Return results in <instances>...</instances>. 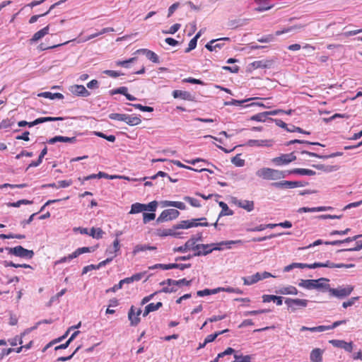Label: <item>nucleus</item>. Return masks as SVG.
<instances>
[{
	"label": "nucleus",
	"mask_w": 362,
	"mask_h": 362,
	"mask_svg": "<svg viewBox=\"0 0 362 362\" xmlns=\"http://www.w3.org/2000/svg\"><path fill=\"white\" fill-rule=\"evenodd\" d=\"M146 250H147V245L138 244L134 247L132 252L135 255L140 252H143V251H146Z\"/></svg>",
	"instance_id": "nucleus-59"
},
{
	"label": "nucleus",
	"mask_w": 362,
	"mask_h": 362,
	"mask_svg": "<svg viewBox=\"0 0 362 362\" xmlns=\"http://www.w3.org/2000/svg\"><path fill=\"white\" fill-rule=\"evenodd\" d=\"M74 258H76V257H72V253H71V254L69 255L68 256L62 257L59 259L57 260L55 262V265L69 262V261L72 260Z\"/></svg>",
	"instance_id": "nucleus-60"
},
{
	"label": "nucleus",
	"mask_w": 362,
	"mask_h": 362,
	"mask_svg": "<svg viewBox=\"0 0 362 362\" xmlns=\"http://www.w3.org/2000/svg\"><path fill=\"white\" fill-rule=\"evenodd\" d=\"M274 39H275L274 35L270 34V35H267L265 36H262L259 38H257V41L259 42H262V43H268V42L274 41Z\"/></svg>",
	"instance_id": "nucleus-51"
},
{
	"label": "nucleus",
	"mask_w": 362,
	"mask_h": 362,
	"mask_svg": "<svg viewBox=\"0 0 362 362\" xmlns=\"http://www.w3.org/2000/svg\"><path fill=\"white\" fill-rule=\"evenodd\" d=\"M125 122L130 126H135L139 124L141 122V119L137 116L126 115Z\"/></svg>",
	"instance_id": "nucleus-33"
},
{
	"label": "nucleus",
	"mask_w": 362,
	"mask_h": 362,
	"mask_svg": "<svg viewBox=\"0 0 362 362\" xmlns=\"http://www.w3.org/2000/svg\"><path fill=\"white\" fill-rule=\"evenodd\" d=\"M163 305L161 302H158L157 303H149L146 305V308L149 310L150 313L156 311L158 310L160 308H161Z\"/></svg>",
	"instance_id": "nucleus-53"
},
{
	"label": "nucleus",
	"mask_w": 362,
	"mask_h": 362,
	"mask_svg": "<svg viewBox=\"0 0 362 362\" xmlns=\"http://www.w3.org/2000/svg\"><path fill=\"white\" fill-rule=\"evenodd\" d=\"M129 105H132L133 107H134L136 109H139L141 111H143V112H153V108L152 107H149V106H144L141 104H128Z\"/></svg>",
	"instance_id": "nucleus-47"
},
{
	"label": "nucleus",
	"mask_w": 362,
	"mask_h": 362,
	"mask_svg": "<svg viewBox=\"0 0 362 362\" xmlns=\"http://www.w3.org/2000/svg\"><path fill=\"white\" fill-rule=\"evenodd\" d=\"M155 218H156V214L154 213H144L143 214L144 223H147L148 222L154 220Z\"/></svg>",
	"instance_id": "nucleus-54"
},
{
	"label": "nucleus",
	"mask_w": 362,
	"mask_h": 362,
	"mask_svg": "<svg viewBox=\"0 0 362 362\" xmlns=\"http://www.w3.org/2000/svg\"><path fill=\"white\" fill-rule=\"evenodd\" d=\"M37 329V326H34L31 328H29V329H25L21 334V336L20 337H18V336L16 337L15 338L13 339H9L8 340V342L10 344L11 346H16L18 344H23V339H22V337L23 336H25V334L30 333L32 330H34Z\"/></svg>",
	"instance_id": "nucleus-21"
},
{
	"label": "nucleus",
	"mask_w": 362,
	"mask_h": 362,
	"mask_svg": "<svg viewBox=\"0 0 362 362\" xmlns=\"http://www.w3.org/2000/svg\"><path fill=\"white\" fill-rule=\"evenodd\" d=\"M251 99L238 100L235 99H232L230 101H227L225 103L226 105H242L245 102L249 101Z\"/></svg>",
	"instance_id": "nucleus-57"
},
{
	"label": "nucleus",
	"mask_w": 362,
	"mask_h": 362,
	"mask_svg": "<svg viewBox=\"0 0 362 362\" xmlns=\"http://www.w3.org/2000/svg\"><path fill=\"white\" fill-rule=\"evenodd\" d=\"M32 204L31 201L27 199H21L16 202L10 203L9 206L13 207H19L21 204Z\"/></svg>",
	"instance_id": "nucleus-62"
},
{
	"label": "nucleus",
	"mask_w": 362,
	"mask_h": 362,
	"mask_svg": "<svg viewBox=\"0 0 362 362\" xmlns=\"http://www.w3.org/2000/svg\"><path fill=\"white\" fill-rule=\"evenodd\" d=\"M233 203L240 208L244 209L248 212L252 211L254 209V202L250 200L238 199L237 198H233Z\"/></svg>",
	"instance_id": "nucleus-15"
},
{
	"label": "nucleus",
	"mask_w": 362,
	"mask_h": 362,
	"mask_svg": "<svg viewBox=\"0 0 362 362\" xmlns=\"http://www.w3.org/2000/svg\"><path fill=\"white\" fill-rule=\"evenodd\" d=\"M274 144V141L272 139H250L247 145L252 147H271Z\"/></svg>",
	"instance_id": "nucleus-14"
},
{
	"label": "nucleus",
	"mask_w": 362,
	"mask_h": 362,
	"mask_svg": "<svg viewBox=\"0 0 362 362\" xmlns=\"http://www.w3.org/2000/svg\"><path fill=\"white\" fill-rule=\"evenodd\" d=\"M76 141V137H68L64 136H55L47 141L49 144H54L57 142H64L74 144Z\"/></svg>",
	"instance_id": "nucleus-18"
},
{
	"label": "nucleus",
	"mask_w": 362,
	"mask_h": 362,
	"mask_svg": "<svg viewBox=\"0 0 362 362\" xmlns=\"http://www.w3.org/2000/svg\"><path fill=\"white\" fill-rule=\"evenodd\" d=\"M103 231L100 228H92L89 233V235L93 238L99 239L103 237Z\"/></svg>",
	"instance_id": "nucleus-42"
},
{
	"label": "nucleus",
	"mask_w": 362,
	"mask_h": 362,
	"mask_svg": "<svg viewBox=\"0 0 362 362\" xmlns=\"http://www.w3.org/2000/svg\"><path fill=\"white\" fill-rule=\"evenodd\" d=\"M284 234H287V235H290L291 233L290 232H286V233H279V234H272L269 236H264V237H260V238H254L252 239V242H262V241H264V240H269V239H271V238H276L277 236H279V235H284Z\"/></svg>",
	"instance_id": "nucleus-41"
},
{
	"label": "nucleus",
	"mask_w": 362,
	"mask_h": 362,
	"mask_svg": "<svg viewBox=\"0 0 362 362\" xmlns=\"http://www.w3.org/2000/svg\"><path fill=\"white\" fill-rule=\"evenodd\" d=\"M49 26H46L45 28H43L42 29H41L40 30L36 32L33 37L30 39V41L31 42H35L38 40H40V39H42L43 37H45L46 35H47L49 33Z\"/></svg>",
	"instance_id": "nucleus-26"
},
{
	"label": "nucleus",
	"mask_w": 362,
	"mask_h": 362,
	"mask_svg": "<svg viewBox=\"0 0 362 362\" xmlns=\"http://www.w3.org/2000/svg\"><path fill=\"white\" fill-rule=\"evenodd\" d=\"M94 251V248L92 247H79L76 249L74 252H72V257H78L79 255L87 253V252H91Z\"/></svg>",
	"instance_id": "nucleus-37"
},
{
	"label": "nucleus",
	"mask_w": 362,
	"mask_h": 362,
	"mask_svg": "<svg viewBox=\"0 0 362 362\" xmlns=\"http://www.w3.org/2000/svg\"><path fill=\"white\" fill-rule=\"evenodd\" d=\"M303 27L304 26L301 25L290 26V27H288L286 28H284L283 30L276 31L274 35L279 36V35H281L282 34H285V33H288L289 32H291V31H293L295 29L303 28Z\"/></svg>",
	"instance_id": "nucleus-39"
},
{
	"label": "nucleus",
	"mask_w": 362,
	"mask_h": 362,
	"mask_svg": "<svg viewBox=\"0 0 362 362\" xmlns=\"http://www.w3.org/2000/svg\"><path fill=\"white\" fill-rule=\"evenodd\" d=\"M184 200L189 203L192 206L199 207L200 206L199 201L194 198L190 197H185Z\"/></svg>",
	"instance_id": "nucleus-58"
},
{
	"label": "nucleus",
	"mask_w": 362,
	"mask_h": 362,
	"mask_svg": "<svg viewBox=\"0 0 362 362\" xmlns=\"http://www.w3.org/2000/svg\"><path fill=\"white\" fill-rule=\"evenodd\" d=\"M275 292L281 295H297L298 293V289L291 285L279 287Z\"/></svg>",
	"instance_id": "nucleus-17"
},
{
	"label": "nucleus",
	"mask_w": 362,
	"mask_h": 362,
	"mask_svg": "<svg viewBox=\"0 0 362 362\" xmlns=\"http://www.w3.org/2000/svg\"><path fill=\"white\" fill-rule=\"evenodd\" d=\"M197 44V40L193 37L189 42L188 47L185 49V52L188 53L196 48Z\"/></svg>",
	"instance_id": "nucleus-56"
},
{
	"label": "nucleus",
	"mask_w": 362,
	"mask_h": 362,
	"mask_svg": "<svg viewBox=\"0 0 362 362\" xmlns=\"http://www.w3.org/2000/svg\"><path fill=\"white\" fill-rule=\"evenodd\" d=\"M180 215L179 211L177 209H165L162 211L158 217L156 221L158 223H163L177 218Z\"/></svg>",
	"instance_id": "nucleus-8"
},
{
	"label": "nucleus",
	"mask_w": 362,
	"mask_h": 362,
	"mask_svg": "<svg viewBox=\"0 0 362 362\" xmlns=\"http://www.w3.org/2000/svg\"><path fill=\"white\" fill-rule=\"evenodd\" d=\"M354 291V286L347 285L346 286H339L336 288H330L329 295L333 297H336L339 299H343L349 296Z\"/></svg>",
	"instance_id": "nucleus-4"
},
{
	"label": "nucleus",
	"mask_w": 362,
	"mask_h": 362,
	"mask_svg": "<svg viewBox=\"0 0 362 362\" xmlns=\"http://www.w3.org/2000/svg\"><path fill=\"white\" fill-rule=\"evenodd\" d=\"M255 3L259 5L255 11L258 12H263L268 11L273 7V5L269 4V0H255Z\"/></svg>",
	"instance_id": "nucleus-23"
},
{
	"label": "nucleus",
	"mask_w": 362,
	"mask_h": 362,
	"mask_svg": "<svg viewBox=\"0 0 362 362\" xmlns=\"http://www.w3.org/2000/svg\"><path fill=\"white\" fill-rule=\"evenodd\" d=\"M95 134L97 135L98 136H99L100 138H103L110 142H114L116 139L115 136H114V135H108L107 136L100 132H95Z\"/></svg>",
	"instance_id": "nucleus-49"
},
{
	"label": "nucleus",
	"mask_w": 362,
	"mask_h": 362,
	"mask_svg": "<svg viewBox=\"0 0 362 362\" xmlns=\"http://www.w3.org/2000/svg\"><path fill=\"white\" fill-rule=\"evenodd\" d=\"M243 280L244 281L245 285L250 286L260 281L259 272H257L256 274L252 276L243 277Z\"/></svg>",
	"instance_id": "nucleus-29"
},
{
	"label": "nucleus",
	"mask_w": 362,
	"mask_h": 362,
	"mask_svg": "<svg viewBox=\"0 0 362 362\" xmlns=\"http://www.w3.org/2000/svg\"><path fill=\"white\" fill-rule=\"evenodd\" d=\"M127 114L111 113L109 115V118L114 120L122 121L125 122Z\"/></svg>",
	"instance_id": "nucleus-46"
},
{
	"label": "nucleus",
	"mask_w": 362,
	"mask_h": 362,
	"mask_svg": "<svg viewBox=\"0 0 362 362\" xmlns=\"http://www.w3.org/2000/svg\"><path fill=\"white\" fill-rule=\"evenodd\" d=\"M175 230L176 229H174V226L172 228L158 229L156 231V234L160 237H177L180 233L175 232Z\"/></svg>",
	"instance_id": "nucleus-24"
},
{
	"label": "nucleus",
	"mask_w": 362,
	"mask_h": 362,
	"mask_svg": "<svg viewBox=\"0 0 362 362\" xmlns=\"http://www.w3.org/2000/svg\"><path fill=\"white\" fill-rule=\"evenodd\" d=\"M145 211V204L134 203L131 206L130 214H138Z\"/></svg>",
	"instance_id": "nucleus-35"
},
{
	"label": "nucleus",
	"mask_w": 362,
	"mask_h": 362,
	"mask_svg": "<svg viewBox=\"0 0 362 362\" xmlns=\"http://www.w3.org/2000/svg\"><path fill=\"white\" fill-rule=\"evenodd\" d=\"M290 174H298L300 175H308L312 176L315 175V172L309 170V169H305V168H294L291 170H288V175Z\"/></svg>",
	"instance_id": "nucleus-25"
},
{
	"label": "nucleus",
	"mask_w": 362,
	"mask_h": 362,
	"mask_svg": "<svg viewBox=\"0 0 362 362\" xmlns=\"http://www.w3.org/2000/svg\"><path fill=\"white\" fill-rule=\"evenodd\" d=\"M158 202L156 201L151 202L148 204H145V211L154 212L156 210Z\"/></svg>",
	"instance_id": "nucleus-55"
},
{
	"label": "nucleus",
	"mask_w": 362,
	"mask_h": 362,
	"mask_svg": "<svg viewBox=\"0 0 362 362\" xmlns=\"http://www.w3.org/2000/svg\"><path fill=\"white\" fill-rule=\"evenodd\" d=\"M328 281L329 279L326 278H320L318 279H315L313 289H316L322 292H329L330 286L329 284H327Z\"/></svg>",
	"instance_id": "nucleus-12"
},
{
	"label": "nucleus",
	"mask_w": 362,
	"mask_h": 362,
	"mask_svg": "<svg viewBox=\"0 0 362 362\" xmlns=\"http://www.w3.org/2000/svg\"><path fill=\"white\" fill-rule=\"evenodd\" d=\"M314 280L315 279H301L300 281L298 283V286L300 287L312 290L313 289L314 286Z\"/></svg>",
	"instance_id": "nucleus-38"
},
{
	"label": "nucleus",
	"mask_w": 362,
	"mask_h": 362,
	"mask_svg": "<svg viewBox=\"0 0 362 362\" xmlns=\"http://www.w3.org/2000/svg\"><path fill=\"white\" fill-rule=\"evenodd\" d=\"M359 297H352L349 300L347 301H345L342 303V307L344 308H346L348 307H350L351 305H353L355 302L358 300Z\"/></svg>",
	"instance_id": "nucleus-63"
},
{
	"label": "nucleus",
	"mask_w": 362,
	"mask_h": 362,
	"mask_svg": "<svg viewBox=\"0 0 362 362\" xmlns=\"http://www.w3.org/2000/svg\"><path fill=\"white\" fill-rule=\"evenodd\" d=\"M307 267H308V264L295 262V263H292L289 265L286 266L284 268V272H289L290 271H291L292 269H296V268L305 269V268H307Z\"/></svg>",
	"instance_id": "nucleus-36"
},
{
	"label": "nucleus",
	"mask_w": 362,
	"mask_h": 362,
	"mask_svg": "<svg viewBox=\"0 0 362 362\" xmlns=\"http://www.w3.org/2000/svg\"><path fill=\"white\" fill-rule=\"evenodd\" d=\"M103 73L112 78H116V77L123 75V74L122 72L113 71V70H105L103 71Z\"/></svg>",
	"instance_id": "nucleus-61"
},
{
	"label": "nucleus",
	"mask_w": 362,
	"mask_h": 362,
	"mask_svg": "<svg viewBox=\"0 0 362 362\" xmlns=\"http://www.w3.org/2000/svg\"><path fill=\"white\" fill-rule=\"evenodd\" d=\"M284 302L288 307V310L291 313H295L298 309L306 308L309 300L307 299L286 298Z\"/></svg>",
	"instance_id": "nucleus-3"
},
{
	"label": "nucleus",
	"mask_w": 362,
	"mask_h": 362,
	"mask_svg": "<svg viewBox=\"0 0 362 362\" xmlns=\"http://www.w3.org/2000/svg\"><path fill=\"white\" fill-rule=\"evenodd\" d=\"M234 358L237 362H250L252 359L250 355L241 356L235 354Z\"/></svg>",
	"instance_id": "nucleus-52"
},
{
	"label": "nucleus",
	"mask_w": 362,
	"mask_h": 362,
	"mask_svg": "<svg viewBox=\"0 0 362 362\" xmlns=\"http://www.w3.org/2000/svg\"><path fill=\"white\" fill-rule=\"evenodd\" d=\"M136 60V57L130 58L127 60H118L115 62V64L117 66H122L124 68H129L130 64L134 62Z\"/></svg>",
	"instance_id": "nucleus-40"
},
{
	"label": "nucleus",
	"mask_w": 362,
	"mask_h": 362,
	"mask_svg": "<svg viewBox=\"0 0 362 362\" xmlns=\"http://www.w3.org/2000/svg\"><path fill=\"white\" fill-rule=\"evenodd\" d=\"M262 301L264 303H269L272 301L277 305H281L283 303V298L281 296L265 294L262 296Z\"/></svg>",
	"instance_id": "nucleus-22"
},
{
	"label": "nucleus",
	"mask_w": 362,
	"mask_h": 362,
	"mask_svg": "<svg viewBox=\"0 0 362 362\" xmlns=\"http://www.w3.org/2000/svg\"><path fill=\"white\" fill-rule=\"evenodd\" d=\"M271 185L278 189H293L296 187H303L304 184L300 181H288L284 180L280 182H272Z\"/></svg>",
	"instance_id": "nucleus-9"
},
{
	"label": "nucleus",
	"mask_w": 362,
	"mask_h": 362,
	"mask_svg": "<svg viewBox=\"0 0 362 362\" xmlns=\"http://www.w3.org/2000/svg\"><path fill=\"white\" fill-rule=\"evenodd\" d=\"M170 269H179L180 270H184L187 268H189L191 267V264H177V263H172L170 264Z\"/></svg>",
	"instance_id": "nucleus-48"
},
{
	"label": "nucleus",
	"mask_w": 362,
	"mask_h": 362,
	"mask_svg": "<svg viewBox=\"0 0 362 362\" xmlns=\"http://www.w3.org/2000/svg\"><path fill=\"white\" fill-rule=\"evenodd\" d=\"M362 249V242L361 241H356L355 243V246L350 248H346V249H341L337 250V253L343 252L346 251H359Z\"/></svg>",
	"instance_id": "nucleus-44"
},
{
	"label": "nucleus",
	"mask_w": 362,
	"mask_h": 362,
	"mask_svg": "<svg viewBox=\"0 0 362 362\" xmlns=\"http://www.w3.org/2000/svg\"><path fill=\"white\" fill-rule=\"evenodd\" d=\"M181 27V25L180 23H175L173 25H172L169 30H163V33L164 34H175Z\"/></svg>",
	"instance_id": "nucleus-50"
},
{
	"label": "nucleus",
	"mask_w": 362,
	"mask_h": 362,
	"mask_svg": "<svg viewBox=\"0 0 362 362\" xmlns=\"http://www.w3.org/2000/svg\"><path fill=\"white\" fill-rule=\"evenodd\" d=\"M194 238L192 237L185 243V245L177 247H175L173 249V251L175 252H182V253L186 252L188 250L194 251L195 248H197V247L199 248V247L196 246V245H194Z\"/></svg>",
	"instance_id": "nucleus-13"
},
{
	"label": "nucleus",
	"mask_w": 362,
	"mask_h": 362,
	"mask_svg": "<svg viewBox=\"0 0 362 362\" xmlns=\"http://www.w3.org/2000/svg\"><path fill=\"white\" fill-rule=\"evenodd\" d=\"M243 243V241L242 240H226V241H221L220 243H214L215 247H220L221 246H226L228 249L231 248L232 245H241Z\"/></svg>",
	"instance_id": "nucleus-31"
},
{
	"label": "nucleus",
	"mask_w": 362,
	"mask_h": 362,
	"mask_svg": "<svg viewBox=\"0 0 362 362\" xmlns=\"http://www.w3.org/2000/svg\"><path fill=\"white\" fill-rule=\"evenodd\" d=\"M72 93L82 97H88L90 95V92L83 85H74L70 88Z\"/></svg>",
	"instance_id": "nucleus-19"
},
{
	"label": "nucleus",
	"mask_w": 362,
	"mask_h": 362,
	"mask_svg": "<svg viewBox=\"0 0 362 362\" xmlns=\"http://www.w3.org/2000/svg\"><path fill=\"white\" fill-rule=\"evenodd\" d=\"M206 220L205 218H194L191 220L182 221L174 225V229H188L193 227H197V221Z\"/></svg>",
	"instance_id": "nucleus-10"
},
{
	"label": "nucleus",
	"mask_w": 362,
	"mask_h": 362,
	"mask_svg": "<svg viewBox=\"0 0 362 362\" xmlns=\"http://www.w3.org/2000/svg\"><path fill=\"white\" fill-rule=\"evenodd\" d=\"M329 342L334 347L343 349L348 352L352 351L353 344L351 342L348 343L345 341L339 339H332Z\"/></svg>",
	"instance_id": "nucleus-16"
},
{
	"label": "nucleus",
	"mask_w": 362,
	"mask_h": 362,
	"mask_svg": "<svg viewBox=\"0 0 362 362\" xmlns=\"http://www.w3.org/2000/svg\"><path fill=\"white\" fill-rule=\"evenodd\" d=\"M137 52L142 53L146 55V58L153 63H159V57L154 52L148 49H140Z\"/></svg>",
	"instance_id": "nucleus-20"
},
{
	"label": "nucleus",
	"mask_w": 362,
	"mask_h": 362,
	"mask_svg": "<svg viewBox=\"0 0 362 362\" xmlns=\"http://www.w3.org/2000/svg\"><path fill=\"white\" fill-rule=\"evenodd\" d=\"M38 97L49 98L50 100L54 99H63L64 95L62 93H52L51 92H42L37 94Z\"/></svg>",
	"instance_id": "nucleus-30"
},
{
	"label": "nucleus",
	"mask_w": 362,
	"mask_h": 362,
	"mask_svg": "<svg viewBox=\"0 0 362 362\" xmlns=\"http://www.w3.org/2000/svg\"><path fill=\"white\" fill-rule=\"evenodd\" d=\"M232 163H233L235 166L242 167L245 165V160L235 156L231 160Z\"/></svg>",
	"instance_id": "nucleus-64"
},
{
	"label": "nucleus",
	"mask_w": 362,
	"mask_h": 362,
	"mask_svg": "<svg viewBox=\"0 0 362 362\" xmlns=\"http://www.w3.org/2000/svg\"><path fill=\"white\" fill-rule=\"evenodd\" d=\"M173 96L175 98H181L186 100H192V95L189 92L185 90H175L173 92Z\"/></svg>",
	"instance_id": "nucleus-27"
},
{
	"label": "nucleus",
	"mask_w": 362,
	"mask_h": 362,
	"mask_svg": "<svg viewBox=\"0 0 362 362\" xmlns=\"http://www.w3.org/2000/svg\"><path fill=\"white\" fill-rule=\"evenodd\" d=\"M310 358L313 362H322V351L320 349H313L310 353Z\"/></svg>",
	"instance_id": "nucleus-32"
},
{
	"label": "nucleus",
	"mask_w": 362,
	"mask_h": 362,
	"mask_svg": "<svg viewBox=\"0 0 362 362\" xmlns=\"http://www.w3.org/2000/svg\"><path fill=\"white\" fill-rule=\"evenodd\" d=\"M267 112L256 114L251 117V120L257 122H265L267 118Z\"/></svg>",
	"instance_id": "nucleus-43"
},
{
	"label": "nucleus",
	"mask_w": 362,
	"mask_h": 362,
	"mask_svg": "<svg viewBox=\"0 0 362 362\" xmlns=\"http://www.w3.org/2000/svg\"><path fill=\"white\" fill-rule=\"evenodd\" d=\"M6 250H8L11 255L25 259H31L34 255L33 250H27L21 245L14 247H6Z\"/></svg>",
	"instance_id": "nucleus-5"
},
{
	"label": "nucleus",
	"mask_w": 362,
	"mask_h": 362,
	"mask_svg": "<svg viewBox=\"0 0 362 362\" xmlns=\"http://www.w3.org/2000/svg\"><path fill=\"white\" fill-rule=\"evenodd\" d=\"M256 175L267 180H278L288 176V170H279L270 168H262L256 172Z\"/></svg>",
	"instance_id": "nucleus-1"
},
{
	"label": "nucleus",
	"mask_w": 362,
	"mask_h": 362,
	"mask_svg": "<svg viewBox=\"0 0 362 362\" xmlns=\"http://www.w3.org/2000/svg\"><path fill=\"white\" fill-rule=\"evenodd\" d=\"M296 156L293 153L281 154L272 158V162L276 166L286 165L296 160Z\"/></svg>",
	"instance_id": "nucleus-7"
},
{
	"label": "nucleus",
	"mask_w": 362,
	"mask_h": 362,
	"mask_svg": "<svg viewBox=\"0 0 362 362\" xmlns=\"http://www.w3.org/2000/svg\"><path fill=\"white\" fill-rule=\"evenodd\" d=\"M128 318L130 321V324L132 326L137 325L140 322V318L135 315V308L134 306H132L128 313Z\"/></svg>",
	"instance_id": "nucleus-28"
},
{
	"label": "nucleus",
	"mask_w": 362,
	"mask_h": 362,
	"mask_svg": "<svg viewBox=\"0 0 362 362\" xmlns=\"http://www.w3.org/2000/svg\"><path fill=\"white\" fill-rule=\"evenodd\" d=\"M229 37H221L219 39L211 40L206 45L205 47L211 52L216 51L217 49H221L223 46L222 41H229Z\"/></svg>",
	"instance_id": "nucleus-11"
},
{
	"label": "nucleus",
	"mask_w": 362,
	"mask_h": 362,
	"mask_svg": "<svg viewBox=\"0 0 362 362\" xmlns=\"http://www.w3.org/2000/svg\"><path fill=\"white\" fill-rule=\"evenodd\" d=\"M219 206L221 207V211L219 214L218 218L223 216H230L233 214V211L228 208L225 202H220Z\"/></svg>",
	"instance_id": "nucleus-34"
},
{
	"label": "nucleus",
	"mask_w": 362,
	"mask_h": 362,
	"mask_svg": "<svg viewBox=\"0 0 362 362\" xmlns=\"http://www.w3.org/2000/svg\"><path fill=\"white\" fill-rule=\"evenodd\" d=\"M199 248H195L194 256H206L211 253L214 250H222L223 248L220 247H215L214 243L211 244H200L196 245Z\"/></svg>",
	"instance_id": "nucleus-6"
},
{
	"label": "nucleus",
	"mask_w": 362,
	"mask_h": 362,
	"mask_svg": "<svg viewBox=\"0 0 362 362\" xmlns=\"http://www.w3.org/2000/svg\"><path fill=\"white\" fill-rule=\"evenodd\" d=\"M192 280H187L186 279H182L180 280H173L171 279H168L165 281L160 282V285L167 286H164L160 292L163 293H173L176 291V288L175 286H189L191 284Z\"/></svg>",
	"instance_id": "nucleus-2"
},
{
	"label": "nucleus",
	"mask_w": 362,
	"mask_h": 362,
	"mask_svg": "<svg viewBox=\"0 0 362 362\" xmlns=\"http://www.w3.org/2000/svg\"><path fill=\"white\" fill-rule=\"evenodd\" d=\"M294 144H306V145H317V146H324V145H322L318 142H310L308 141H303V140H299V139L291 140L288 143V145Z\"/></svg>",
	"instance_id": "nucleus-45"
}]
</instances>
